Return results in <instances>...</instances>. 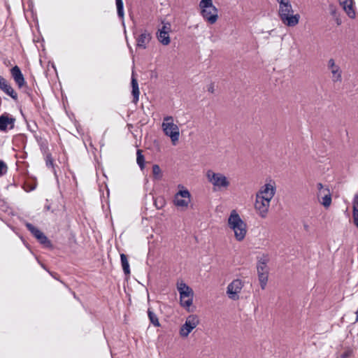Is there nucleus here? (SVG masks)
I'll list each match as a JSON object with an SVG mask.
<instances>
[{"instance_id":"obj_1","label":"nucleus","mask_w":358,"mask_h":358,"mask_svg":"<svg viewBox=\"0 0 358 358\" xmlns=\"http://www.w3.org/2000/svg\"><path fill=\"white\" fill-rule=\"evenodd\" d=\"M279 3L278 15L283 24L288 27L296 26L300 19L299 14H294L289 0H277Z\"/></svg>"},{"instance_id":"obj_2","label":"nucleus","mask_w":358,"mask_h":358,"mask_svg":"<svg viewBox=\"0 0 358 358\" xmlns=\"http://www.w3.org/2000/svg\"><path fill=\"white\" fill-rule=\"evenodd\" d=\"M228 224L233 229L236 239L238 241H243L247 232L246 224L235 210L231 212L228 219Z\"/></svg>"},{"instance_id":"obj_3","label":"nucleus","mask_w":358,"mask_h":358,"mask_svg":"<svg viewBox=\"0 0 358 358\" xmlns=\"http://www.w3.org/2000/svg\"><path fill=\"white\" fill-rule=\"evenodd\" d=\"M201 15L208 23L213 24L218 18V10L213 5L212 0H201L199 3Z\"/></svg>"},{"instance_id":"obj_4","label":"nucleus","mask_w":358,"mask_h":358,"mask_svg":"<svg viewBox=\"0 0 358 358\" xmlns=\"http://www.w3.org/2000/svg\"><path fill=\"white\" fill-rule=\"evenodd\" d=\"M268 262L269 257L268 255L263 254L262 257H257V271L258 279L262 289H265L268 282L269 268L267 264Z\"/></svg>"},{"instance_id":"obj_5","label":"nucleus","mask_w":358,"mask_h":358,"mask_svg":"<svg viewBox=\"0 0 358 358\" xmlns=\"http://www.w3.org/2000/svg\"><path fill=\"white\" fill-rule=\"evenodd\" d=\"M206 176L208 181L213 185L214 191L227 189L230 185L229 180L223 173L208 170Z\"/></svg>"},{"instance_id":"obj_6","label":"nucleus","mask_w":358,"mask_h":358,"mask_svg":"<svg viewBox=\"0 0 358 358\" xmlns=\"http://www.w3.org/2000/svg\"><path fill=\"white\" fill-rule=\"evenodd\" d=\"M178 290L180 294V306L189 311V308L192 305L194 292L192 289L185 282L178 285Z\"/></svg>"},{"instance_id":"obj_7","label":"nucleus","mask_w":358,"mask_h":358,"mask_svg":"<svg viewBox=\"0 0 358 358\" xmlns=\"http://www.w3.org/2000/svg\"><path fill=\"white\" fill-rule=\"evenodd\" d=\"M25 226L32 236L44 248L53 249L52 242L41 229L30 222H26Z\"/></svg>"},{"instance_id":"obj_8","label":"nucleus","mask_w":358,"mask_h":358,"mask_svg":"<svg viewBox=\"0 0 358 358\" xmlns=\"http://www.w3.org/2000/svg\"><path fill=\"white\" fill-rule=\"evenodd\" d=\"M173 121L172 116L165 117L162 123V128L164 134L171 138L174 144L179 139L180 131L178 127Z\"/></svg>"},{"instance_id":"obj_9","label":"nucleus","mask_w":358,"mask_h":358,"mask_svg":"<svg viewBox=\"0 0 358 358\" xmlns=\"http://www.w3.org/2000/svg\"><path fill=\"white\" fill-rule=\"evenodd\" d=\"M199 324V320L197 315H190L186 320L185 322L181 326L180 329V335L182 338H186L189 336L190 332L196 327Z\"/></svg>"},{"instance_id":"obj_10","label":"nucleus","mask_w":358,"mask_h":358,"mask_svg":"<svg viewBox=\"0 0 358 358\" xmlns=\"http://www.w3.org/2000/svg\"><path fill=\"white\" fill-rule=\"evenodd\" d=\"M101 206L106 217L110 215V189L106 184L99 185Z\"/></svg>"},{"instance_id":"obj_11","label":"nucleus","mask_w":358,"mask_h":358,"mask_svg":"<svg viewBox=\"0 0 358 358\" xmlns=\"http://www.w3.org/2000/svg\"><path fill=\"white\" fill-rule=\"evenodd\" d=\"M190 196L187 189L180 190L176 194L173 203L178 207L187 208L190 202Z\"/></svg>"},{"instance_id":"obj_12","label":"nucleus","mask_w":358,"mask_h":358,"mask_svg":"<svg viewBox=\"0 0 358 358\" xmlns=\"http://www.w3.org/2000/svg\"><path fill=\"white\" fill-rule=\"evenodd\" d=\"M243 286L240 279L234 280L228 286L227 293L229 297L233 300L238 299V293L241 292Z\"/></svg>"},{"instance_id":"obj_13","label":"nucleus","mask_w":358,"mask_h":358,"mask_svg":"<svg viewBox=\"0 0 358 358\" xmlns=\"http://www.w3.org/2000/svg\"><path fill=\"white\" fill-rule=\"evenodd\" d=\"M15 118L7 113L0 115V131L5 132L8 129H12L15 127Z\"/></svg>"},{"instance_id":"obj_14","label":"nucleus","mask_w":358,"mask_h":358,"mask_svg":"<svg viewBox=\"0 0 358 358\" xmlns=\"http://www.w3.org/2000/svg\"><path fill=\"white\" fill-rule=\"evenodd\" d=\"M269 206L270 201H268L267 199H262L259 196L256 195L255 208L259 212L261 217L264 218L266 217Z\"/></svg>"},{"instance_id":"obj_15","label":"nucleus","mask_w":358,"mask_h":358,"mask_svg":"<svg viewBox=\"0 0 358 358\" xmlns=\"http://www.w3.org/2000/svg\"><path fill=\"white\" fill-rule=\"evenodd\" d=\"M327 66L330 70L332 76L331 79L334 83H341L342 81V71L340 66L336 64L334 59H329L328 61Z\"/></svg>"},{"instance_id":"obj_16","label":"nucleus","mask_w":358,"mask_h":358,"mask_svg":"<svg viewBox=\"0 0 358 358\" xmlns=\"http://www.w3.org/2000/svg\"><path fill=\"white\" fill-rule=\"evenodd\" d=\"M275 194V187L270 183L265 184L257 194L261 198L267 199L268 201L271 200Z\"/></svg>"},{"instance_id":"obj_17","label":"nucleus","mask_w":358,"mask_h":358,"mask_svg":"<svg viewBox=\"0 0 358 358\" xmlns=\"http://www.w3.org/2000/svg\"><path fill=\"white\" fill-rule=\"evenodd\" d=\"M0 90L11 97L15 101H17V94L8 81L1 76H0Z\"/></svg>"},{"instance_id":"obj_18","label":"nucleus","mask_w":358,"mask_h":358,"mask_svg":"<svg viewBox=\"0 0 358 358\" xmlns=\"http://www.w3.org/2000/svg\"><path fill=\"white\" fill-rule=\"evenodd\" d=\"M11 76L19 88H22L25 84V79L21 69L17 65L10 69Z\"/></svg>"},{"instance_id":"obj_19","label":"nucleus","mask_w":358,"mask_h":358,"mask_svg":"<svg viewBox=\"0 0 358 358\" xmlns=\"http://www.w3.org/2000/svg\"><path fill=\"white\" fill-rule=\"evenodd\" d=\"M151 38V34L147 30L143 31L141 34L136 37L137 47L145 49L147 44L150 41Z\"/></svg>"},{"instance_id":"obj_20","label":"nucleus","mask_w":358,"mask_h":358,"mask_svg":"<svg viewBox=\"0 0 358 358\" xmlns=\"http://www.w3.org/2000/svg\"><path fill=\"white\" fill-rule=\"evenodd\" d=\"M339 4L343 7V9L345 11L350 17H355V12L352 8V0H338Z\"/></svg>"},{"instance_id":"obj_21","label":"nucleus","mask_w":358,"mask_h":358,"mask_svg":"<svg viewBox=\"0 0 358 358\" xmlns=\"http://www.w3.org/2000/svg\"><path fill=\"white\" fill-rule=\"evenodd\" d=\"M131 83V87H132L131 94L133 96L132 102L134 103H136L139 99L140 92H139L138 83L137 79L134 76V72L132 73Z\"/></svg>"},{"instance_id":"obj_22","label":"nucleus","mask_w":358,"mask_h":358,"mask_svg":"<svg viewBox=\"0 0 358 358\" xmlns=\"http://www.w3.org/2000/svg\"><path fill=\"white\" fill-rule=\"evenodd\" d=\"M328 9L330 15L335 20L336 24L338 26L341 25L342 24V19L341 17V13L338 7L334 3H330L329 5Z\"/></svg>"},{"instance_id":"obj_23","label":"nucleus","mask_w":358,"mask_h":358,"mask_svg":"<svg viewBox=\"0 0 358 358\" xmlns=\"http://www.w3.org/2000/svg\"><path fill=\"white\" fill-rule=\"evenodd\" d=\"M27 94L29 96L31 101L34 103L36 110L40 111L43 106L42 99L38 96H34L31 94L29 92H27Z\"/></svg>"},{"instance_id":"obj_24","label":"nucleus","mask_w":358,"mask_h":358,"mask_svg":"<svg viewBox=\"0 0 358 358\" xmlns=\"http://www.w3.org/2000/svg\"><path fill=\"white\" fill-rule=\"evenodd\" d=\"M157 37L158 41L164 45H167L170 43V37L167 32L158 31Z\"/></svg>"},{"instance_id":"obj_25","label":"nucleus","mask_w":358,"mask_h":358,"mask_svg":"<svg viewBox=\"0 0 358 358\" xmlns=\"http://www.w3.org/2000/svg\"><path fill=\"white\" fill-rule=\"evenodd\" d=\"M120 259H121V264H122V267L124 273L126 275H130L129 264L127 255L124 254H121Z\"/></svg>"},{"instance_id":"obj_26","label":"nucleus","mask_w":358,"mask_h":358,"mask_svg":"<svg viewBox=\"0 0 358 358\" xmlns=\"http://www.w3.org/2000/svg\"><path fill=\"white\" fill-rule=\"evenodd\" d=\"M36 178H34L31 180H26L22 185V188L27 192L34 190L36 188Z\"/></svg>"},{"instance_id":"obj_27","label":"nucleus","mask_w":358,"mask_h":358,"mask_svg":"<svg viewBox=\"0 0 358 358\" xmlns=\"http://www.w3.org/2000/svg\"><path fill=\"white\" fill-rule=\"evenodd\" d=\"M148 316L151 324H152L155 327H160V323L157 315L150 308L148 309Z\"/></svg>"},{"instance_id":"obj_28","label":"nucleus","mask_w":358,"mask_h":358,"mask_svg":"<svg viewBox=\"0 0 358 358\" xmlns=\"http://www.w3.org/2000/svg\"><path fill=\"white\" fill-rule=\"evenodd\" d=\"M115 5H116V8H117V16L120 19H123L124 13V3H123L122 0H115Z\"/></svg>"},{"instance_id":"obj_29","label":"nucleus","mask_w":358,"mask_h":358,"mask_svg":"<svg viewBox=\"0 0 358 358\" xmlns=\"http://www.w3.org/2000/svg\"><path fill=\"white\" fill-rule=\"evenodd\" d=\"M325 191L327 192V194H324V196H322L321 203L325 208H329L331 203V195L329 192V189H326Z\"/></svg>"},{"instance_id":"obj_30","label":"nucleus","mask_w":358,"mask_h":358,"mask_svg":"<svg viewBox=\"0 0 358 358\" xmlns=\"http://www.w3.org/2000/svg\"><path fill=\"white\" fill-rule=\"evenodd\" d=\"M39 141L41 142L39 143H38V145L39 146L41 153L43 155L50 153L48 142L47 139H45L44 141H41V140H39Z\"/></svg>"},{"instance_id":"obj_31","label":"nucleus","mask_w":358,"mask_h":358,"mask_svg":"<svg viewBox=\"0 0 358 358\" xmlns=\"http://www.w3.org/2000/svg\"><path fill=\"white\" fill-rule=\"evenodd\" d=\"M136 155V162L141 169H143L145 166V157L142 155V151L141 150H137Z\"/></svg>"},{"instance_id":"obj_32","label":"nucleus","mask_w":358,"mask_h":358,"mask_svg":"<svg viewBox=\"0 0 358 358\" xmlns=\"http://www.w3.org/2000/svg\"><path fill=\"white\" fill-rule=\"evenodd\" d=\"M152 174L155 179H160L162 176V171L159 165L154 164L152 166Z\"/></svg>"},{"instance_id":"obj_33","label":"nucleus","mask_w":358,"mask_h":358,"mask_svg":"<svg viewBox=\"0 0 358 358\" xmlns=\"http://www.w3.org/2000/svg\"><path fill=\"white\" fill-rule=\"evenodd\" d=\"M8 170L7 164L3 160L0 159V178L5 176Z\"/></svg>"},{"instance_id":"obj_34","label":"nucleus","mask_w":358,"mask_h":358,"mask_svg":"<svg viewBox=\"0 0 358 358\" xmlns=\"http://www.w3.org/2000/svg\"><path fill=\"white\" fill-rule=\"evenodd\" d=\"M154 203L157 209H161L165 206L166 201L163 197H157L155 199Z\"/></svg>"},{"instance_id":"obj_35","label":"nucleus","mask_w":358,"mask_h":358,"mask_svg":"<svg viewBox=\"0 0 358 358\" xmlns=\"http://www.w3.org/2000/svg\"><path fill=\"white\" fill-rule=\"evenodd\" d=\"M45 156V164L47 167H54L53 159L52 157V154L50 152L48 154L44 155Z\"/></svg>"},{"instance_id":"obj_36","label":"nucleus","mask_w":358,"mask_h":358,"mask_svg":"<svg viewBox=\"0 0 358 358\" xmlns=\"http://www.w3.org/2000/svg\"><path fill=\"white\" fill-rule=\"evenodd\" d=\"M103 332L104 337H105V338L106 340L108 347L109 348V352H110V356L112 357V347H111L110 343L109 337H108V336L107 334L106 328L104 327H103Z\"/></svg>"},{"instance_id":"obj_37","label":"nucleus","mask_w":358,"mask_h":358,"mask_svg":"<svg viewBox=\"0 0 358 358\" xmlns=\"http://www.w3.org/2000/svg\"><path fill=\"white\" fill-rule=\"evenodd\" d=\"M352 212H358V194H355L352 200Z\"/></svg>"},{"instance_id":"obj_38","label":"nucleus","mask_w":358,"mask_h":358,"mask_svg":"<svg viewBox=\"0 0 358 358\" xmlns=\"http://www.w3.org/2000/svg\"><path fill=\"white\" fill-rule=\"evenodd\" d=\"M171 26L169 22L164 23L161 29H159V31H165V32H167V34H169L171 31Z\"/></svg>"},{"instance_id":"obj_39","label":"nucleus","mask_w":358,"mask_h":358,"mask_svg":"<svg viewBox=\"0 0 358 358\" xmlns=\"http://www.w3.org/2000/svg\"><path fill=\"white\" fill-rule=\"evenodd\" d=\"M352 215H353L355 224L358 228V212H352Z\"/></svg>"},{"instance_id":"obj_40","label":"nucleus","mask_w":358,"mask_h":358,"mask_svg":"<svg viewBox=\"0 0 358 358\" xmlns=\"http://www.w3.org/2000/svg\"><path fill=\"white\" fill-rule=\"evenodd\" d=\"M20 239L22 240V241L23 242V244L24 245V246L34 255V252L31 251V246L29 245V243H27L23 238L22 236L20 237Z\"/></svg>"},{"instance_id":"obj_41","label":"nucleus","mask_w":358,"mask_h":358,"mask_svg":"<svg viewBox=\"0 0 358 358\" xmlns=\"http://www.w3.org/2000/svg\"><path fill=\"white\" fill-rule=\"evenodd\" d=\"M208 91L210 93H214L215 92V88H214V83H210L208 87Z\"/></svg>"},{"instance_id":"obj_42","label":"nucleus","mask_w":358,"mask_h":358,"mask_svg":"<svg viewBox=\"0 0 358 358\" xmlns=\"http://www.w3.org/2000/svg\"><path fill=\"white\" fill-rule=\"evenodd\" d=\"M16 138H19L22 143L27 141V138L24 134L19 135Z\"/></svg>"},{"instance_id":"obj_43","label":"nucleus","mask_w":358,"mask_h":358,"mask_svg":"<svg viewBox=\"0 0 358 358\" xmlns=\"http://www.w3.org/2000/svg\"><path fill=\"white\" fill-rule=\"evenodd\" d=\"M34 138H35V139H36V141L37 143H39L41 142L39 140H41V141H44V140H45V138H43V137H42V136H38V135H34Z\"/></svg>"},{"instance_id":"obj_44","label":"nucleus","mask_w":358,"mask_h":358,"mask_svg":"<svg viewBox=\"0 0 358 358\" xmlns=\"http://www.w3.org/2000/svg\"><path fill=\"white\" fill-rule=\"evenodd\" d=\"M317 189H318L320 191H322V189H323V185H322V183H320H320H317Z\"/></svg>"},{"instance_id":"obj_45","label":"nucleus","mask_w":358,"mask_h":358,"mask_svg":"<svg viewBox=\"0 0 358 358\" xmlns=\"http://www.w3.org/2000/svg\"><path fill=\"white\" fill-rule=\"evenodd\" d=\"M44 209L45 210H49L50 209V204H45L44 206Z\"/></svg>"},{"instance_id":"obj_46","label":"nucleus","mask_w":358,"mask_h":358,"mask_svg":"<svg viewBox=\"0 0 358 358\" xmlns=\"http://www.w3.org/2000/svg\"><path fill=\"white\" fill-rule=\"evenodd\" d=\"M10 186L16 187L17 185L15 183V182H13V183L10 184V185H8L7 187H6V189H8Z\"/></svg>"},{"instance_id":"obj_47","label":"nucleus","mask_w":358,"mask_h":358,"mask_svg":"<svg viewBox=\"0 0 358 358\" xmlns=\"http://www.w3.org/2000/svg\"><path fill=\"white\" fill-rule=\"evenodd\" d=\"M48 272L54 278L57 279V278L55 277V275H54L53 273L50 272V271H48Z\"/></svg>"},{"instance_id":"obj_48","label":"nucleus","mask_w":358,"mask_h":358,"mask_svg":"<svg viewBox=\"0 0 358 358\" xmlns=\"http://www.w3.org/2000/svg\"><path fill=\"white\" fill-rule=\"evenodd\" d=\"M52 68H54L55 70H56V67L54 64H52Z\"/></svg>"},{"instance_id":"obj_49","label":"nucleus","mask_w":358,"mask_h":358,"mask_svg":"<svg viewBox=\"0 0 358 358\" xmlns=\"http://www.w3.org/2000/svg\"><path fill=\"white\" fill-rule=\"evenodd\" d=\"M308 226L307 224H305V225H304V228H305L306 229H308Z\"/></svg>"},{"instance_id":"obj_50","label":"nucleus","mask_w":358,"mask_h":358,"mask_svg":"<svg viewBox=\"0 0 358 358\" xmlns=\"http://www.w3.org/2000/svg\"><path fill=\"white\" fill-rule=\"evenodd\" d=\"M41 266L44 268V269H46L45 266L43 264H41Z\"/></svg>"}]
</instances>
